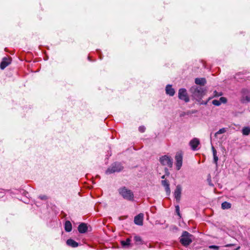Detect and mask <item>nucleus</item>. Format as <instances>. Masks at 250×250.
<instances>
[{"label": "nucleus", "mask_w": 250, "mask_h": 250, "mask_svg": "<svg viewBox=\"0 0 250 250\" xmlns=\"http://www.w3.org/2000/svg\"><path fill=\"white\" fill-rule=\"evenodd\" d=\"M189 91L195 99L200 100L205 95V90L203 88L193 86L190 88Z\"/></svg>", "instance_id": "nucleus-1"}, {"label": "nucleus", "mask_w": 250, "mask_h": 250, "mask_svg": "<svg viewBox=\"0 0 250 250\" xmlns=\"http://www.w3.org/2000/svg\"><path fill=\"white\" fill-rule=\"evenodd\" d=\"M119 194L123 198L128 201H132L134 199V194L133 192L124 187L120 188L118 190Z\"/></svg>", "instance_id": "nucleus-2"}, {"label": "nucleus", "mask_w": 250, "mask_h": 250, "mask_svg": "<svg viewBox=\"0 0 250 250\" xmlns=\"http://www.w3.org/2000/svg\"><path fill=\"white\" fill-rule=\"evenodd\" d=\"M123 167L120 163H114L110 167H109L106 170L105 173L106 174H110L116 172H119L122 170Z\"/></svg>", "instance_id": "nucleus-3"}, {"label": "nucleus", "mask_w": 250, "mask_h": 250, "mask_svg": "<svg viewBox=\"0 0 250 250\" xmlns=\"http://www.w3.org/2000/svg\"><path fill=\"white\" fill-rule=\"evenodd\" d=\"M191 237V235L188 232L184 231L180 239L181 243L185 246L189 245L192 242Z\"/></svg>", "instance_id": "nucleus-4"}, {"label": "nucleus", "mask_w": 250, "mask_h": 250, "mask_svg": "<svg viewBox=\"0 0 250 250\" xmlns=\"http://www.w3.org/2000/svg\"><path fill=\"white\" fill-rule=\"evenodd\" d=\"M160 162L163 166L171 167L173 164L172 159L167 155H164L160 157Z\"/></svg>", "instance_id": "nucleus-5"}, {"label": "nucleus", "mask_w": 250, "mask_h": 250, "mask_svg": "<svg viewBox=\"0 0 250 250\" xmlns=\"http://www.w3.org/2000/svg\"><path fill=\"white\" fill-rule=\"evenodd\" d=\"M178 98L186 103L189 101V98L187 93V90L185 88H180L178 91Z\"/></svg>", "instance_id": "nucleus-6"}, {"label": "nucleus", "mask_w": 250, "mask_h": 250, "mask_svg": "<svg viewBox=\"0 0 250 250\" xmlns=\"http://www.w3.org/2000/svg\"><path fill=\"white\" fill-rule=\"evenodd\" d=\"M175 159L176 161V169L179 170L181 168L183 164V154L182 152H177L175 156Z\"/></svg>", "instance_id": "nucleus-7"}, {"label": "nucleus", "mask_w": 250, "mask_h": 250, "mask_svg": "<svg viewBox=\"0 0 250 250\" xmlns=\"http://www.w3.org/2000/svg\"><path fill=\"white\" fill-rule=\"evenodd\" d=\"M200 144V141L198 138H194L189 142V146L192 150L195 151L197 150V147Z\"/></svg>", "instance_id": "nucleus-8"}, {"label": "nucleus", "mask_w": 250, "mask_h": 250, "mask_svg": "<svg viewBox=\"0 0 250 250\" xmlns=\"http://www.w3.org/2000/svg\"><path fill=\"white\" fill-rule=\"evenodd\" d=\"M182 188L180 185H177L174 192V196L177 201H179L181 198Z\"/></svg>", "instance_id": "nucleus-9"}, {"label": "nucleus", "mask_w": 250, "mask_h": 250, "mask_svg": "<svg viewBox=\"0 0 250 250\" xmlns=\"http://www.w3.org/2000/svg\"><path fill=\"white\" fill-rule=\"evenodd\" d=\"M144 215L143 213H140L134 218V223L135 224L139 226L143 225Z\"/></svg>", "instance_id": "nucleus-10"}, {"label": "nucleus", "mask_w": 250, "mask_h": 250, "mask_svg": "<svg viewBox=\"0 0 250 250\" xmlns=\"http://www.w3.org/2000/svg\"><path fill=\"white\" fill-rule=\"evenodd\" d=\"M11 62L10 60L8 58L5 57L2 59L0 63V67L1 69H4Z\"/></svg>", "instance_id": "nucleus-11"}, {"label": "nucleus", "mask_w": 250, "mask_h": 250, "mask_svg": "<svg viewBox=\"0 0 250 250\" xmlns=\"http://www.w3.org/2000/svg\"><path fill=\"white\" fill-rule=\"evenodd\" d=\"M166 92L167 94L173 96L175 94V90L172 87V85L168 84L166 87Z\"/></svg>", "instance_id": "nucleus-12"}, {"label": "nucleus", "mask_w": 250, "mask_h": 250, "mask_svg": "<svg viewBox=\"0 0 250 250\" xmlns=\"http://www.w3.org/2000/svg\"><path fill=\"white\" fill-rule=\"evenodd\" d=\"M162 184L165 188L167 195H169L170 193V189L169 188V184L168 181L167 180H162Z\"/></svg>", "instance_id": "nucleus-13"}, {"label": "nucleus", "mask_w": 250, "mask_h": 250, "mask_svg": "<svg viewBox=\"0 0 250 250\" xmlns=\"http://www.w3.org/2000/svg\"><path fill=\"white\" fill-rule=\"evenodd\" d=\"M78 230L81 233H84L87 230V227L85 223H81L78 227Z\"/></svg>", "instance_id": "nucleus-14"}, {"label": "nucleus", "mask_w": 250, "mask_h": 250, "mask_svg": "<svg viewBox=\"0 0 250 250\" xmlns=\"http://www.w3.org/2000/svg\"><path fill=\"white\" fill-rule=\"evenodd\" d=\"M66 244L72 248H76L79 245L77 242L71 239H68L66 241Z\"/></svg>", "instance_id": "nucleus-15"}, {"label": "nucleus", "mask_w": 250, "mask_h": 250, "mask_svg": "<svg viewBox=\"0 0 250 250\" xmlns=\"http://www.w3.org/2000/svg\"><path fill=\"white\" fill-rule=\"evenodd\" d=\"M195 83L197 85H204L206 83V80L205 78H196Z\"/></svg>", "instance_id": "nucleus-16"}, {"label": "nucleus", "mask_w": 250, "mask_h": 250, "mask_svg": "<svg viewBox=\"0 0 250 250\" xmlns=\"http://www.w3.org/2000/svg\"><path fill=\"white\" fill-rule=\"evenodd\" d=\"M64 229L67 232H70L72 230V225L70 221H66L64 224Z\"/></svg>", "instance_id": "nucleus-17"}, {"label": "nucleus", "mask_w": 250, "mask_h": 250, "mask_svg": "<svg viewBox=\"0 0 250 250\" xmlns=\"http://www.w3.org/2000/svg\"><path fill=\"white\" fill-rule=\"evenodd\" d=\"M221 207L224 209L230 208H231V204L227 202H224L222 203Z\"/></svg>", "instance_id": "nucleus-18"}, {"label": "nucleus", "mask_w": 250, "mask_h": 250, "mask_svg": "<svg viewBox=\"0 0 250 250\" xmlns=\"http://www.w3.org/2000/svg\"><path fill=\"white\" fill-rule=\"evenodd\" d=\"M130 239L129 238H127L125 241H122L121 243L123 247H126L130 245Z\"/></svg>", "instance_id": "nucleus-19"}, {"label": "nucleus", "mask_w": 250, "mask_h": 250, "mask_svg": "<svg viewBox=\"0 0 250 250\" xmlns=\"http://www.w3.org/2000/svg\"><path fill=\"white\" fill-rule=\"evenodd\" d=\"M241 101L243 103H247L250 101V94L246 95L243 96L242 98Z\"/></svg>", "instance_id": "nucleus-20"}, {"label": "nucleus", "mask_w": 250, "mask_h": 250, "mask_svg": "<svg viewBox=\"0 0 250 250\" xmlns=\"http://www.w3.org/2000/svg\"><path fill=\"white\" fill-rule=\"evenodd\" d=\"M243 134L244 135H248L250 133V127H245L242 129Z\"/></svg>", "instance_id": "nucleus-21"}, {"label": "nucleus", "mask_w": 250, "mask_h": 250, "mask_svg": "<svg viewBox=\"0 0 250 250\" xmlns=\"http://www.w3.org/2000/svg\"><path fill=\"white\" fill-rule=\"evenodd\" d=\"M134 239L137 245H140L142 244L143 241L141 237L138 236H135Z\"/></svg>", "instance_id": "nucleus-22"}, {"label": "nucleus", "mask_w": 250, "mask_h": 250, "mask_svg": "<svg viewBox=\"0 0 250 250\" xmlns=\"http://www.w3.org/2000/svg\"><path fill=\"white\" fill-rule=\"evenodd\" d=\"M226 129L225 128H222L220 129L217 132L215 133V137H217L219 134L224 133L226 132Z\"/></svg>", "instance_id": "nucleus-23"}, {"label": "nucleus", "mask_w": 250, "mask_h": 250, "mask_svg": "<svg viewBox=\"0 0 250 250\" xmlns=\"http://www.w3.org/2000/svg\"><path fill=\"white\" fill-rule=\"evenodd\" d=\"M212 103L213 105L216 106H219L221 104V102H220V101L217 100H213Z\"/></svg>", "instance_id": "nucleus-24"}, {"label": "nucleus", "mask_w": 250, "mask_h": 250, "mask_svg": "<svg viewBox=\"0 0 250 250\" xmlns=\"http://www.w3.org/2000/svg\"><path fill=\"white\" fill-rule=\"evenodd\" d=\"M219 101H220V102H221V104L222 103H224V104L226 103L227 102V99L225 97H221L219 99Z\"/></svg>", "instance_id": "nucleus-25"}, {"label": "nucleus", "mask_w": 250, "mask_h": 250, "mask_svg": "<svg viewBox=\"0 0 250 250\" xmlns=\"http://www.w3.org/2000/svg\"><path fill=\"white\" fill-rule=\"evenodd\" d=\"M210 249H214L215 250H218L219 249V246H215V245H210L208 247Z\"/></svg>", "instance_id": "nucleus-26"}, {"label": "nucleus", "mask_w": 250, "mask_h": 250, "mask_svg": "<svg viewBox=\"0 0 250 250\" xmlns=\"http://www.w3.org/2000/svg\"><path fill=\"white\" fill-rule=\"evenodd\" d=\"M222 95V92H218L216 91H214V97H219Z\"/></svg>", "instance_id": "nucleus-27"}, {"label": "nucleus", "mask_w": 250, "mask_h": 250, "mask_svg": "<svg viewBox=\"0 0 250 250\" xmlns=\"http://www.w3.org/2000/svg\"><path fill=\"white\" fill-rule=\"evenodd\" d=\"M145 130H146V128L144 126H141L139 127V130L141 132L143 133V132H145Z\"/></svg>", "instance_id": "nucleus-28"}, {"label": "nucleus", "mask_w": 250, "mask_h": 250, "mask_svg": "<svg viewBox=\"0 0 250 250\" xmlns=\"http://www.w3.org/2000/svg\"><path fill=\"white\" fill-rule=\"evenodd\" d=\"M218 160V157L217 156V155H213V161L216 165H217Z\"/></svg>", "instance_id": "nucleus-29"}, {"label": "nucleus", "mask_w": 250, "mask_h": 250, "mask_svg": "<svg viewBox=\"0 0 250 250\" xmlns=\"http://www.w3.org/2000/svg\"><path fill=\"white\" fill-rule=\"evenodd\" d=\"M175 208H176V211L177 213V214L180 216V208H179V207L178 206H177L175 207Z\"/></svg>", "instance_id": "nucleus-30"}, {"label": "nucleus", "mask_w": 250, "mask_h": 250, "mask_svg": "<svg viewBox=\"0 0 250 250\" xmlns=\"http://www.w3.org/2000/svg\"><path fill=\"white\" fill-rule=\"evenodd\" d=\"M212 152H213V155H217L216 150H215V148L213 146H212Z\"/></svg>", "instance_id": "nucleus-31"}, {"label": "nucleus", "mask_w": 250, "mask_h": 250, "mask_svg": "<svg viewBox=\"0 0 250 250\" xmlns=\"http://www.w3.org/2000/svg\"><path fill=\"white\" fill-rule=\"evenodd\" d=\"M4 195V190L2 189H0V197L3 196Z\"/></svg>", "instance_id": "nucleus-32"}, {"label": "nucleus", "mask_w": 250, "mask_h": 250, "mask_svg": "<svg viewBox=\"0 0 250 250\" xmlns=\"http://www.w3.org/2000/svg\"><path fill=\"white\" fill-rule=\"evenodd\" d=\"M40 197L42 200H45L46 199V197L45 196H40Z\"/></svg>", "instance_id": "nucleus-33"}, {"label": "nucleus", "mask_w": 250, "mask_h": 250, "mask_svg": "<svg viewBox=\"0 0 250 250\" xmlns=\"http://www.w3.org/2000/svg\"><path fill=\"white\" fill-rule=\"evenodd\" d=\"M231 246V245L229 244V245H227L226 246V247H229V246Z\"/></svg>", "instance_id": "nucleus-34"}, {"label": "nucleus", "mask_w": 250, "mask_h": 250, "mask_svg": "<svg viewBox=\"0 0 250 250\" xmlns=\"http://www.w3.org/2000/svg\"><path fill=\"white\" fill-rule=\"evenodd\" d=\"M162 179H164L165 178V175H163L162 176Z\"/></svg>", "instance_id": "nucleus-35"}, {"label": "nucleus", "mask_w": 250, "mask_h": 250, "mask_svg": "<svg viewBox=\"0 0 250 250\" xmlns=\"http://www.w3.org/2000/svg\"><path fill=\"white\" fill-rule=\"evenodd\" d=\"M88 60H89V61H91L90 58V57H88Z\"/></svg>", "instance_id": "nucleus-36"}, {"label": "nucleus", "mask_w": 250, "mask_h": 250, "mask_svg": "<svg viewBox=\"0 0 250 250\" xmlns=\"http://www.w3.org/2000/svg\"><path fill=\"white\" fill-rule=\"evenodd\" d=\"M239 248H240L239 247H238L235 250H238L239 249Z\"/></svg>", "instance_id": "nucleus-37"}]
</instances>
